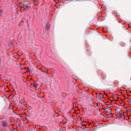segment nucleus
Instances as JSON below:
<instances>
[{"label": "nucleus", "instance_id": "obj_1", "mask_svg": "<svg viewBox=\"0 0 131 131\" xmlns=\"http://www.w3.org/2000/svg\"><path fill=\"white\" fill-rule=\"evenodd\" d=\"M115 114L117 116V117H116V119H118L121 121H122L125 119V117L123 114H118V112H115Z\"/></svg>", "mask_w": 131, "mask_h": 131}, {"label": "nucleus", "instance_id": "obj_25", "mask_svg": "<svg viewBox=\"0 0 131 131\" xmlns=\"http://www.w3.org/2000/svg\"><path fill=\"white\" fill-rule=\"evenodd\" d=\"M130 96H131V95H130Z\"/></svg>", "mask_w": 131, "mask_h": 131}, {"label": "nucleus", "instance_id": "obj_6", "mask_svg": "<svg viewBox=\"0 0 131 131\" xmlns=\"http://www.w3.org/2000/svg\"><path fill=\"white\" fill-rule=\"evenodd\" d=\"M41 71L42 72H43L44 73H45L46 74H48V73L47 71H46V72H45V71H43L42 70H41Z\"/></svg>", "mask_w": 131, "mask_h": 131}, {"label": "nucleus", "instance_id": "obj_5", "mask_svg": "<svg viewBox=\"0 0 131 131\" xmlns=\"http://www.w3.org/2000/svg\"><path fill=\"white\" fill-rule=\"evenodd\" d=\"M49 27V25L48 24H46V29L47 30L48 29Z\"/></svg>", "mask_w": 131, "mask_h": 131}, {"label": "nucleus", "instance_id": "obj_19", "mask_svg": "<svg viewBox=\"0 0 131 131\" xmlns=\"http://www.w3.org/2000/svg\"><path fill=\"white\" fill-rule=\"evenodd\" d=\"M109 109L110 110V111H111V109Z\"/></svg>", "mask_w": 131, "mask_h": 131}, {"label": "nucleus", "instance_id": "obj_22", "mask_svg": "<svg viewBox=\"0 0 131 131\" xmlns=\"http://www.w3.org/2000/svg\"><path fill=\"white\" fill-rule=\"evenodd\" d=\"M128 117H129V116H128Z\"/></svg>", "mask_w": 131, "mask_h": 131}, {"label": "nucleus", "instance_id": "obj_12", "mask_svg": "<svg viewBox=\"0 0 131 131\" xmlns=\"http://www.w3.org/2000/svg\"><path fill=\"white\" fill-rule=\"evenodd\" d=\"M36 67L37 69H38V66H36Z\"/></svg>", "mask_w": 131, "mask_h": 131}, {"label": "nucleus", "instance_id": "obj_23", "mask_svg": "<svg viewBox=\"0 0 131 131\" xmlns=\"http://www.w3.org/2000/svg\"><path fill=\"white\" fill-rule=\"evenodd\" d=\"M117 101V100H115V101Z\"/></svg>", "mask_w": 131, "mask_h": 131}, {"label": "nucleus", "instance_id": "obj_2", "mask_svg": "<svg viewBox=\"0 0 131 131\" xmlns=\"http://www.w3.org/2000/svg\"><path fill=\"white\" fill-rule=\"evenodd\" d=\"M30 4V3L28 2H26L24 3L23 6L21 7L24 8L25 9H28L29 8Z\"/></svg>", "mask_w": 131, "mask_h": 131}, {"label": "nucleus", "instance_id": "obj_3", "mask_svg": "<svg viewBox=\"0 0 131 131\" xmlns=\"http://www.w3.org/2000/svg\"><path fill=\"white\" fill-rule=\"evenodd\" d=\"M40 83V81H36L34 82V84H31L32 85H33L34 87H35L36 89H38L39 88H38V87L39 84Z\"/></svg>", "mask_w": 131, "mask_h": 131}, {"label": "nucleus", "instance_id": "obj_21", "mask_svg": "<svg viewBox=\"0 0 131 131\" xmlns=\"http://www.w3.org/2000/svg\"><path fill=\"white\" fill-rule=\"evenodd\" d=\"M111 36H112V35H111Z\"/></svg>", "mask_w": 131, "mask_h": 131}, {"label": "nucleus", "instance_id": "obj_13", "mask_svg": "<svg viewBox=\"0 0 131 131\" xmlns=\"http://www.w3.org/2000/svg\"><path fill=\"white\" fill-rule=\"evenodd\" d=\"M117 109H115V111H116Z\"/></svg>", "mask_w": 131, "mask_h": 131}, {"label": "nucleus", "instance_id": "obj_7", "mask_svg": "<svg viewBox=\"0 0 131 131\" xmlns=\"http://www.w3.org/2000/svg\"><path fill=\"white\" fill-rule=\"evenodd\" d=\"M6 123L5 122H3V126H6Z\"/></svg>", "mask_w": 131, "mask_h": 131}, {"label": "nucleus", "instance_id": "obj_20", "mask_svg": "<svg viewBox=\"0 0 131 131\" xmlns=\"http://www.w3.org/2000/svg\"><path fill=\"white\" fill-rule=\"evenodd\" d=\"M129 92H131V91H129Z\"/></svg>", "mask_w": 131, "mask_h": 131}, {"label": "nucleus", "instance_id": "obj_16", "mask_svg": "<svg viewBox=\"0 0 131 131\" xmlns=\"http://www.w3.org/2000/svg\"><path fill=\"white\" fill-rule=\"evenodd\" d=\"M129 118H128L127 119V120L128 121L129 119Z\"/></svg>", "mask_w": 131, "mask_h": 131}, {"label": "nucleus", "instance_id": "obj_11", "mask_svg": "<svg viewBox=\"0 0 131 131\" xmlns=\"http://www.w3.org/2000/svg\"><path fill=\"white\" fill-rule=\"evenodd\" d=\"M127 99L130 100V99L128 97H127Z\"/></svg>", "mask_w": 131, "mask_h": 131}, {"label": "nucleus", "instance_id": "obj_8", "mask_svg": "<svg viewBox=\"0 0 131 131\" xmlns=\"http://www.w3.org/2000/svg\"><path fill=\"white\" fill-rule=\"evenodd\" d=\"M113 95H112L111 96V97H112L113 98ZM113 100H114V101H115V99H114L113 98Z\"/></svg>", "mask_w": 131, "mask_h": 131}, {"label": "nucleus", "instance_id": "obj_14", "mask_svg": "<svg viewBox=\"0 0 131 131\" xmlns=\"http://www.w3.org/2000/svg\"><path fill=\"white\" fill-rule=\"evenodd\" d=\"M38 69L39 70H40L41 71V70H41V69L40 68H39V69Z\"/></svg>", "mask_w": 131, "mask_h": 131}, {"label": "nucleus", "instance_id": "obj_4", "mask_svg": "<svg viewBox=\"0 0 131 131\" xmlns=\"http://www.w3.org/2000/svg\"><path fill=\"white\" fill-rule=\"evenodd\" d=\"M96 96L99 98H100L103 96V95L101 94V93H96Z\"/></svg>", "mask_w": 131, "mask_h": 131}, {"label": "nucleus", "instance_id": "obj_24", "mask_svg": "<svg viewBox=\"0 0 131 131\" xmlns=\"http://www.w3.org/2000/svg\"><path fill=\"white\" fill-rule=\"evenodd\" d=\"M115 104H116V105H117V104H116L115 103Z\"/></svg>", "mask_w": 131, "mask_h": 131}, {"label": "nucleus", "instance_id": "obj_9", "mask_svg": "<svg viewBox=\"0 0 131 131\" xmlns=\"http://www.w3.org/2000/svg\"><path fill=\"white\" fill-rule=\"evenodd\" d=\"M116 97L118 99V95L117 94L116 95Z\"/></svg>", "mask_w": 131, "mask_h": 131}, {"label": "nucleus", "instance_id": "obj_17", "mask_svg": "<svg viewBox=\"0 0 131 131\" xmlns=\"http://www.w3.org/2000/svg\"><path fill=\"white\" fill-rule=\"evenodd\" d=\"M104 94H105L106 96H107V95L105 93H104Z\"/></svg>", "mask_w": 131, "mask_h": 131}, {"label": "nucleus", "instance_id": "obj_15", "mask_svg": "<svg viewBox=\"0 0 131 131\" xmlns=\"http://www.w3.org/2000/svg\"><path fill=\"white\" fill-rule=\"evenodd\" d=\"M54 112L55 113H57L56 112V111H54Z\"/></svg>", "mask_w": 131, "mask_h": 131}, {"label": "nucleus", "instance_id": "obj_18", "mask_svg": "<svg viewBox=\"0 0 131 131\" xmlns=\"http://www.w3.org/2000/svg\"><path fill=\"white\" fill-rule=\"evenodd\" d=\"M127 95L128 96H129V95H128L127 94Z\"/></svg>", "mask_w": 131, "mask_h": 131}, {"label": "nucleus", "instance_id": "obj_10", "mask_svg": "<svg viewBox=\"0 0 131 131\" xmlns=\"http://www.w3.org/2000/svg\"><path fill=\"white\" fill-rule=\"evenodd\" d=\"M2 12V10L1 9H0V12Z\"/></svg>", "mask_w": 131, "mask_h": 131}]
</instances>
